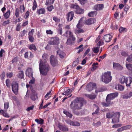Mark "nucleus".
Listing matches in <instances>:
<instances>
[{
    "instance_id": "nucleus-14",
    "label": "nucleus",
    "mask_w": 132,
    "mask_h": 132,
    "mask_svg": "<svg viewBox=\"0 0 132 132\" xmlns=\"http://www.w3.org/2000/svg\"><path fill=\"white\" fill-rule=\"evenodd\" d=\"M125 83L126 86H130L132 83V78L130 77H127Z\"/></svg>"
},
{
    "instance_id": "nucleus-33",
    "label": "nucleus",
    "mask_w": 132,
    "mask_h": 132,
    "mask_svg": "<svg viewBox=\"0 0 132 132\" xmlns=\"http://www.w3.org/2000/svg\"><path fill=\"white\" fill-rule=\"evenodd\" d=\"M114 113H111L110 112L106 114V117L108 118H113Z\"/></svg>"
},
{
    "instance_id": "nucleus-12",
    "label": "nucleus",
    "mask_w": 132,
    "mask_h": 132,
    "mask_svg": "<svg viewBox=\"0 0 132 132\" xmlns=\"http://www.w3.org/2000/svg\"><path fill=\"white\" fill-rule=\"evenodd\" d=\"M112 36L109 34L105 35L103 37V39L106 42H109L112 39Z\"/></svg>"
},
{
    "instance_id": "nucleus-48",
    "label": "nucleus",
    "mask_w": 132,
    "mask_h": 132,
    "mask_svg": "<svg viewBox=\"0 0 132 132\" xmlns=\"http://www.w3.org/2000/svg\"><path fill=\"white\" fill-rule=\"evenodd\" d=\"M120 64L118 63H113V68L114 69H117L118 67V66H119Z\"/></svg>"
},
{
    "instance_id": "nucleus-10",
    "label": "nucleus",
    "mask_w": 132,
    "mask_h": 132,
    "mask_svg": "<svg viewBox=\"0 0 132 132\" xmlns=\"http://www.w3.org/2000/svg\"><path fill=\"white\" fill-rule=\"evenodd\" d=\"M66 122L70 125L73 126H79L80 125V123L78 122H73L70 120L66 121Z\"/></svg>"
},
{
    "instance_id": "nucleus-57",
    "label": "nucleus",
    "mask_w": 132,
    "mask_h": 132,
    "mask_svg": "<svg viewBox=\"0 0 132 132\" xmlns=\"http://www.w3.org/2000/svg\"><path fill=\"white\" fill-rule=\"evenodd\" d=\"M10 23V20H7L6 21H4L3 23V25L5 26L7 24H9Z\"/></svg>"
},
{
    "instance_id": "nucleus-59",
    "label": "nucleus",
    "mask_w": 132,
    "mask_h": 132,
    "mask_svg": "<svg viewBox=\"0 0 132 132\" xmlns=\"http://www.w3.org/2000/svg\"><path fill=\"white\" fill-rule=\"evenodd\" d=\"M5 53V51L3 49H2L0 51V56L1 57H2L3 54Z\"/></svg>"
},
{
    "instance_id": "nucleus-6",
    "label": "nucleus",
    "mask_w": 132,
    "mask_h": 132,
    "mask_svg": "<svg viewBox=\"0 0 132 132\" xmlns=\"http://www.w3.org/2000/svg\"><path fill=\"white\" fill-rule=\"evenodd\" d=\"M120 116V113L119 112H116L114 113L113 117L112 119V123H116L119 122V118Z\"/></svg>"
},
{
    "instance_id": "nucleus-25",
    "label": "nucleus",
    "mask_w": 132,
    "mask_h": 132,
    "mask_svg": "<svg viewBox=\"0 0 132 132\" xmlns=\"http://www.w3.org/2000/svg\"><path fill=\"white\" fill-rule=\"evenodd\" d=\"M132 96V92H131L129 93L124 95L123 96V98L125 99H128L131 97Z\"/></svg>"
},
{
    "instance_id": "nucleus-60",
    "label": "nucleus",
    "mask_w": 132,
    "mask_h": 132,
    "mask_svg": "<svg viewBox=\"0 0 132 132\" xmlns=\"http://www.w3.org/2000/svg\"><path fill=\"white\" fill-rule=\"evenodd\" d=\"M53 19L56 22H59L60 20L59 19L57 18L56 17H54L53 18Z\"/></svg>"
},
{
    "instance_id": "nucleus-58",
    "label": "nucleus",
    "mask_w": 132,
    "mask_h": 132,
    "mask_svg": "<svg viewBox=\"0 0 132 132\" xmlns=\"http://www.w3.org/2000/svg\"><path fill=\"white\" fill-rule=\"evenodd\" d=\"M69 38L71 39L73 41H74L76 39L75 37L73 35L69 36Z\"/></svg>"
},
{
    "instance_id": "nucleus-3",
    "label": "nucleus",
    "mask_w": 132,
    "mask_h": 132,
    "mask_svg": "<svg viewBox=\"0 0 132 132\" xmlns=\"http://www.w3.org/2000/svg\"><path fill=\"white\" fill-rule=\"evenodd\" d=\"M112 79V77L111 76V72H110L105 73L102 78V81L106 84L110 82Z\"/></svg>"
},
{
    "instance_id": "nucleus-26",
    "label": "nucleus",
    "mask_w": 132,
    "mask_h": 132,
    "mask_svg": "<svg viewBox=\"0 0 132 132\" xmlns=\"http://www.w3.org/2000/svg\"><path fill=\"white\" fill-rule=\"evenodd\" d=\"M70 7L72 8L75 9L76 10H77V9H78L79 7L78 5L76 4H71L70 5Z\"/></svg>"
},
{
    "instance_id": "nucleus-39",
    "label": "nucleus",
    "mask_w": 132,
    "mask_h": 132,
    "mask_svg": "<svg viewBox=\"0 0 132 132\" xmlns=\"http://www.w3.org/2000/svg\"><path fill=\"white\" fill-rule=\"evenodd\" d=\"M126 61L132 63V54L129 55L127 58Z\"/></svg>"
},
{
    "instance_id": "nucleus-49",
    "label": "nucleus",
    "mask_w": 132,
    "mask_h": 132,
    "mask_svg": "<svg viewBox=\"0 0 132 132\" xmlns=\"http://www.w3.org/2000/svg\"><path fill=\"white\" fill-rule=\"evenodd\" d=\"M64 90L67 95H69L70 94L71 92H70V89L65 88H64Z\"/></svg>"
},
{
    "instance_id": "nucleus-18",
    "label": "nucleus",
    "mask_w": 132,
    "mask_h": 132,
    "mask_svg": "<svg viewBox=\"0 0 132 132\" xmlns=\"http://www.w3.org/2000/svg\"><path fill=\"white\" fill-rule=\"evenodd\" d=\"M104 7V5L102 4H98L96 5L95 8L96 10H101Z\"/></svg>"
},
{
    "instance_id": "nucleus-30",
    "label": "nucleus",
    "mask_w": 132,
    "mask_h": 132,
    "mask_svg": "<svg viewBox=\"0 0 132 132\" xmlns=\"http://www.w3.org/2000/svg\"><path fill=\"white\" fill-rule=\"evenodd\" d=\"M84 10L83 9H81L79 7L78 9L77 10H75L76 13H77L79 14H82L84 12Z\"/></svg>"
},
{
    "instance_id": "nucleus-22",
    "label": "nucleus",
    "mask_w": 132,
    "mask_h": 132,
    "mask_svg": "<svg viewBox=\"0 0 132 132\" xmlns=\"http://www.w3.org/2000/svg\"><path fill=\"white\" fill-rule=\"evenodd\" d=\"M113 104V102H107V103L103 102L102 103V105L103 106L105 107L110 106H112V105Z\"/></svg>"
},
{
    "instance_id": "nucleus-11",
    "label": "nucleus",
    "mask_w": 132,
    "mask_h": 132,
    "mask_svg": "<svg viewBox=\"0 0 132 132\" xmlns=\"http://www.w3.org/2000/svg\"><path fill=\"white\" fill-rule=\"evenodd\" d=\"M96 21V19L94 18H89L86 21L85 23L87 25H89L95 23Z\"/></svg>"
},
{
    "instance_id": "nucleus-41",
    "label": "nucleus",
    "mask_w": 132,
    "mask_h": 132,
    "mask_svg": "<svg viewBox=\"0 0 132 132\" xmlns=\"http://www.w3.org/2000/svg\"><path fill=\"white\" fill-rule=\"evenodd\" d=\"M126 28L121 27L119 29V31L120 33L125 32L126 31Z\"/></svg>"
},
{
    "instance_id": "nucleus-54",
    "label": "nucleus",
    "mask_w": 132,
    "mask_h": 132,
    "mask_svg": "<svg viewBox=\"0 0 132 132\" xmlns=\"http://www.w3.org/2000/svg\"><path fill=\"white\" fill-rule=\"evenodd\" d=\"M121 55L124 57H126L128 55V54L125 52L122 51L121 52Z\"/></svg>"
},
{
    "instance_id": "nucleus-37",
    "label": "nucleus",
    "mask_w": 132,
    "mask_h": 132,
    "mask_svg": "<svg viewBox=\"0 0 132 132\" xmlns=\"http://www.w3.org/2000/svg\"><path fill=\"white\" fill-rule=\"evenodd\" d=\"M35 121L38 124H42L44 123V120L42 119H40V120H39L38 119H35Z\"/></svg>"
},
{
    "instance_id": "nucleus-17",
    "label": "nucleus",
    "mask_w": 132,
    "mask_h": 132,
    "mask_svg": "<svg viewBox=\"0 0 132 132\" xmlns=\"http://www.w3.org/2000/svg\"><path fill=\"white\" fill-rule=\"evenodd\" d=\"M124 88L123 86L118 84L116 86L115 89L116 90L120 91H122L123 90Z\"/></svg>"
},
{
    "instance_id": "nucleus-9",
    "label": "nucleus",
    "mask_w": 132,
    "mask_h": 132,
    "mask_svg": "<svg viewBox=\"0 0 132 132\" xmlns=\"http://www.w3.org/2000/svg\"><path fill=\"white\" fill-rule=\"evenodd\" d=\"M59 39L55 37L51 39L50 41L49 42V44L52 45H57L59 44Z\"/></svg>"
},
{
    "instance_id": "nucleus-64",
    "label": "nucleus",
    "mask_w": 132,
    "mask_h": 132,
    "mask_svg": "<svg viewBox=\"0 0 132 132\" xmlns=\"http://www.w3.org/2000/svg\"><path fill=\"white\" fill-rule=\"evenodd\" d=\"M27 33V31L25 30H23L22 32H21V37L23 36L25 34Z\"/></svg>"
},
{
    "instance_id": "nucleus-2",
    "label": "nucleus",
    "mask_w": 132,
    "mask_h": 132,
    "mask_svg": "<svg viewBox=\"0 0 132 132\" xmlns=\"http://www.w3.org/2000/svg\"><path fill=\"white\" fill-rule=\"evenodd\" d=\"M50 69L49 66L47 63H43L41 60H40L39 69L41 74L44 75H46Z\"/></svg>"
},
{
    "instance_id": "nucleus-56",
    "label": "nucleus",
    "mask_w": 132,
    "mask_h": 132,
    "mask_svg": "<svg viewBox=\"0 0 132 132\" xmlns=\"http://www.w3.org/2000/svg\"><path fill=\"white\" fill-rule=\"evenodd\" d=\"M5 73L4 72L2 73L0 75V77L2 80H3L4 79V78L5 77Z\"/></svg>"
},
{
    "instance_id": "nucleus-45",
    "label": "nucleus",
    "mask_w": 132,
    "mask_h": 132,
    "mask_svg": "<svg viewBox=\"0 0 132 132\" xmlns=\"http://www.w3.org/2000/svg\"><path fill=\"white\" fill-rule=\"evenodd\" d=\"M34 29H32L29 32L28 37L32 36L33 35V33L34 31Z\"/></svg>"
},
{
    "instance_id": "nucleus-43",
    "label": "nucleus",
    "mask_w": 132,
    "mask_h": 132,
    "mask_svg": "<svg viewBox=\"0 0 132 132\" xmlns=\"http://www.w3.org/2000/svg\"><path fill=\"white\" fill-rule=\"evenodd\" d=\"M6 83L7 86L8 88H9L11 86V82L10 80L8 79H7L6 81Z\"/></svg>"
},
{
    "instance_id": "nucleus-46",
    "label": "nucleus",
    "mask_w": 132,
    "mask_h": 132,
    "mask_svg": "<svg viewBox=\"0 0 132 132\" xmlns=\"http://www.w3.org/2000/svg\"><path fill=\"white\" fill-rule=\"evenodd\" d=\"M72 41L71 39L68 38L67 40V41L66 43L68 45H70L72 44Z\"/></svg>"
},
{
    "instance_id": "nucleus-34",
    "label": "nucleus",
    "mask_w": 132,
    "mask_h": 132,
    "mask_svg": "<svg viewBox=\"0 0 132 132\" xmlns=\"http://www.w3.org/2000/svg\"><path fill=\"white\" fill-rule=\"evenodd\" d=\"M84 32V30L82 29L76 30L74 31V32L76 35L79 33H83Z\"/></svg>"
},
{
    "instance_id": "nucleus-21",
    "label": "nucleus",
    "mask_w": 132,
    "mask_h": 132,
    "mask_svg": "<svg viewBox=\"0 0 132 132\" xmlns=\"http://www.w3.org/2000/svg\"><path fill=\"white\" fill-rule=\"evenodd\" d=\"M10 10L7 11L5 13L3 14L5 18L6 19H8L10 16Z\"/></svg>"
},
{
    "instance_id": "nucleus-50",
    "label": "nucleus",
    "mask_w": 132,
    "mask_h": 132,
    "mask_svg": "<svg viewBox=\"0 0 132 132\" xmlns=\"http://www.w3.org/2000/svg\"><path fill=\"white\" fill-rule=\"evenodd\" d=\"M65 34L67 35V36L68 35L70 36L73 35L72 33L70 30H67L65 32Z\"/></svg>"
},
{
    "instance_id": "nucleus-44",
    "label": "nucleus",
    "mask_w": 132,
    "mask_h": 132,
    "mask_svg": "<svg viewBox=\"0 0 132 132\" xmlns=\"http://www.w3.org/2000/svg\"><path fill=\"white\" fill-rule=\"evenodd\" d=\"M19 10L18 8H16L15 10V15L16 18H18L19 16Z\"/></svg>"
},
{
    "instance_id": "nucleus-31",
    "label": "nucleus",
    "mask_w": 132,
    "mask_h": 132,
    "mask_svg": "<svg viewBox=\"0 0 132 132\" xmlns=\"http://www.w3.org/2000/svg\"><path fill=\"white\" fill-rule=\"evenodd\" d=\"M100 47V46L94 47L92 48V50L94 53H97L99 51Z\"/></svg>"
},
{
    "instance_id": "nucleus-42",
    "label": "nucleus",
    "mask_w": 132,
    "mask_h": 132,
    "mask_svg": "<svg viewBox=\"0 0 132 132\" xmlns=\"http://www.w3.org/2000/svg\"><path fill=\"white\" fill-rule=\"evenodd\" d=\"M51 90L49 92L47 93L46 95L45 98L46 100H47L51 97V96L49 95L51 94Z\"/></svg>"
},
{
    "instance_id": "nucleus-55",
    "label": "nucleus",
    "mask_w": 132,
    "mask_h": 132,
    "mask_svg": "<svg viewBox=\"0 0 132 132\" xmlns=\"http://www.w3.org/2000/svg\"><path fill=\"white\" fill-rule=\"evenodd\" d=\"M95 12H92L88 13V16L90 17H93L95 15Z\"/></svg>"
},
{
    "instance_id": "nucleus-51",
    "label": "nucleus",
    "mask_w": 132,
    "mask_h": 132,
    "mask_svg": "<svg viewBox=\"0 0 132 132\" xmlns=\"http://www.w3.org/2000/svg\"><path fill=\"white\" fill-rule=\"evenodd\" d=\"M37 6V4L36 2L35 1H34L33 3V6L32 8L33 10H34L35 9H36Z\"/></svg>"
},
{
    "instance_id": "nucleus-38",
    "label": "nucleus",
    "mask_w": 132,
    "mask_h": 132,
    "mask_svg": "<svg viewBox=\"0 0 132 132\" xmlns=\"http://www.w3.org/2000/svg\"><path fill=\"white\" fill-rule=\"evenodd\" d=\"M9 102H6L4 103V110L5 111H6L9 107Z\"/></svg>"
},
{
    "instance_id": "nucleus-32",
    "label": "nucleus",
    "mask_w": 132,
    "mask_h": 132,
    "mask_svg": "<svg viewBox=\"0 0 132 132\" xmlns=\"http://www.w3.org/2000/svg\"><path fill=\"white\" fill-rule=\"evenodd\" d=\"M64 113L65 114L66 116L70 118H71L72 117V115L69 112L65 110H64L63 111Z\"/></svg>"
},
{
    "instance_id": "nucleus-47",
    "label": "nucleus",
    "mask_w": 132,
    "mask_h": 132,
    "mask_svg": "<svg viewBox=\"0 0 132 132\" xmlns=\"http://www.w3.org/2000/svg\"><path fill=\"white\" fill-rule=\"evenodd\" d=\"M20 12L21 13H23L25 11V7L23 5H21L20 7Z\"/></svg>"
},
{
    "instance_id": "nucleus-1",
    "label": "nucleus",
    "mask_w": 132,
    "mask_h": 132,
    "mask_svg": "<svg viewBox=\"0 0 132 132\" xmlns=\"http://www.w3.org/2000/svg\"><path fill=\"white\" fill-rule=\"evenodd\" d=\"M84 101L83 98H77L75 100L71 103L70 105V107L73 110L80 109L83 106Z\"/></svg>"
},
{
    "instance_id": "nucleus-5",
    "label": "nucleus",
    "mask_w": 132,
    "mask_h": 132,
    "mask_svg": "<svg viewBox=\"0 0 132 132\" xmlns=\"http://www.w3.org/2000/svg\"><path fill=\"white\" fill-rule=\"evenodd\" d=\"M12 91L15 95L18 94V84L16 82L13 81L11 84Z\"/></svg>"
},
{
    "instance_id": "nucleus-16",
    "label": "nucleus",
    "mask_w": 132,
    "mask_h": 132,
    "mask_svg": "<svg viewBox=\"0 0 132 132\" xmlns=\"http://www.w3.org/2000/svg\"><path fill=\"white\" fill-rule=\"evenodd\" d=\"M83 18H81L79 21V22L77 25V27L78 29L81 28L84 25V23L83 22L82 19Z\"/></svg>"
},
{
    "instance_id": "nucleus-15",
    "label": "nucleus",
    "mask_w": 132,
    "mask_h": 132,
    "mask_svg": "<svg viewBox=\"0 0 132 132\" xmlns=\"http://www.w3.org/2000/svg\"><path fill=\"white\" fill-rule=\"evenodd\" d=\"M58 55L61 58H63L65 55V53L62 51L59 50L57 52Z\"/></svg>"
},
{
    "instance_id": "nucleus-19",
    "label": "nucleus",
    "mask_w": 132,
    "mask_h": 132,
    "mask_svg": "<svg viewBox=\"0 0 132 132\" xmlns=\"http://www.w3.org/2000/svg\"><path fill=\"white\" fill-rule=\"evenodd\" d=\"M74 16V13L73 12H70L68 14L67 19L69 20L70 18V21H71L73 19Z\"/></svg>"
},
{
    "instance_id": "nucleus-13",
    "label": "nucleus",
    "mask_w": 132,
    "mask_h": 132,
    "mask_svg": "<svg viewBox=\"0 0 132 132\" xmlns=\"http://www.w3.org/2000/svg\"><path fill=\"white\" fill-rule=\"evenodd\" d=\"M26 74L27 76L30 78L32 77L33 72L32 69L30 68H28L26 71Z\"/></svg>"
},
{
    "instance_id": "nucleus-7",
    "label": "nucleus",
    "mask_w": 132,
    "mask_h": 132,
    "mask_svg": "<svg viewBox=\"0 0 132 132\" xmlns=\"http://www.w3.org/2000/svg\"><path fill=\"white\" fill-rule=\"evenodd\" d=\"M96 86V84L95 83L90 82L87 85L86 89L89 92L91 91L95 88Z\"/></svg>"
},
{
    "instance_id": "nucleus-61",
    "label": "nucleus",
    "mask_w": 132,
    "mask_h": 132,
    "mask_svg": "<svg viewBox=\"0 0 132 132\" xmlns=\"http://www.w3.org/2000/svg\"><path fill=\"white\" fill-rule=\"evenodd\" d=\"M21 25V23H19L17 25L16 27V30L17 31H19L20 30V25Z\"/></svg>"
},
{
    "instance_id": "nucleus-29",
    "label": "nucleus",
    "mask_w": 132,
    "mask_h": 132,
    "mask_svg": "<svg viewBox=\"0 0 132 132\" xmlns=\"http://www.w3.org/2000/svg\"><path fill=\"white\" fill-rule=\"evenodd\" d=\"M28 47L31 50H33L34 51H36L37 50L36 47L34 44H31Z\"/></svg>"
},
{
    "instance_id": "nucleus-24",
    "label": "nucleus",
    "mask_w": 132,
    "mask_h": 132,
    "mask_svg": "<svg viewBox=\"0 0 132 132\" xmlns=\"http://www.w3.org/2000/svg\"><path fill=\"white\" fill-rule=\"evenodd\" d=\"M127 77H125L124 76H122L119 79V81L121 84H124L126 82Z\"/></svg>"
},
{
    "instance_id": "nucleus-20",
    "label": "nucleus",
    "mask_w": 132,
    "mask_h": 132,
    "mask_svg": "<svg viewBox=\"0 0 132 132\" xmlns=\"http://www.w3.org/2000/svg\"><path fill=\"white\" fill-rule=\"evenodd\" d=\"M45 10L44 9L41 8L38 10L37 13L38 15H40L45 13Z\"/></svg>"
},
{
    "instance_id": "nucleus-8",
    "label": "nucleus",
    "mask_w": 132,
    "mask_h": 132,
    "mask_svg": "<svg viewBox=\"0 0 132 132\" xmlns=\"http://www.w3.org/2000/svg\"><path fill=\"white\" fill-rule=\"evenodd\" d=\"M50 62L52 65L53 67H55L58 65L57 60L54 58L53 55H51L50 56Z\"/></svg>"
},
{
    "instance_id": "nucleus-27",
    "label": "nucleus",
    "mask_w": 132,
    "mask_h": 132,
    "mask_svg": "<svg viewBox=\"0 0 132 132\" xmlns=\"http://www.w3.org/2000/svg\"><path fill=\"white\" fill-rule=\"evenodd\" d=\"M3 110H0V113H2L3 115L5 117L7 118H9V115L6 112V111L5 112Z\"/></svg>"
},
{
    "instance_id": "nucleus-35",
    "label": "nucleus",
    "mask_w": 132,
    "mask_h": 132,
    "mask_svg": "<svg viewBox=\"0 0 132 132\" xmlns=\"http://www.w3.org/2000/svg\"><path fill=\"white\" fill-rule=\"evenodd\" d=\"M126 65L127 68L128 70H131L132 72V64H126Z\"/></svg>"
},
{
    "instance_id": "nucleus-52",
    "label": "nucleus",
    "mask_w": 132,
    "mask_h": 132,
    "mask_svg": "<svg viewBox=\"0 0 132 132\" xmlns=\"http://www.w3.org/2000/svg\"><path fill=\"white\" fill-rule=\"evenodd\" d=\"M54 8L53 6V5H51L50 6L47 7V9L49 11L51 12Z\"/></svg>"
},
{
    "instance_id": "nucleus-53",
    "label": "nucleus",
    "mask_w": 132,
    "mask_h": 132,
    "mask_svg": "<svg viewBox=\"0 0 132 132\" xmlns=\"http://www.w3.org/2000/svg\"><path fill=\"white\" fill-rule=\"evenodd\" d=\"M132 126L130 125H128L123 127L124 130L130 129L131 128Z\"/></svg>"
},
{
    "instance_id": "nucleus-40",
    "label": "nucleus",
    "mask_w": 132,
    "mask_h": 132,
    "mask_svg": "<svg viewBox=\"0 0 132 132\" xmlns=\"http://www.w3.org/2000/svg\"><path fill=\"white\" fill-rule=\"evenodd\" d=\"M24 74L22 71H20L19 72L18 75V78L22 79L23 77Z\"/></svg>"
},
{
    "instance_id": "nucleus-4",
    "label": "nucleus",
    "mask_w": 132,
    "mask_h": 132,
    "mask_svg": "<svg viewBox=\"0 0 132 132\" xmlns=\"http://www.w3.org/2000/svg\"><path fill=\"white\" fill-rule=\"evenodd\" d=\"M118 95V93L117 92L108 94L106 96V101L107 102H110L111 100H113L116 97H117Z\"/></svg>"
},
{
    "instance_id": "nucleus-23",
    "label": "nucleus",
    "mask_w": 132,
    "mask_h": 132,
    "mask_svg": "<svg viewBox=\"0 0 132 132\" xmlns=\"http://www.w3.org/2000/svg\"><path fill=\"white\" fill-rule=\"evenodd\" d=\"M59 127L60 129L62 131H66L68 130V128L65 126L60 125Z\"/></svg>"
},
{
    "instance_id": "nucleus-62",
    "label": "nucleus",
    "mask_w": 132,
    "mask_h": 132,
    "mask_svg": "<svg viewBox=\"0 0 132 132\" xmlns=\"http://www.w3.org/2000/svg\"><path fill=\"white\" fill-rule=\"evenodd\" d=\"M35 79L34 78L32 77V78L30 80L29 82V83L30 85L34 83L35 82Z\"/></svg>"
},
{
    "instance_id": "nucleus-28",
    "label": "nucleus",
    "mask_w": 132,
    "mask_h": 132,
    "mask_svg": "<svg viewBox=\"0 0 132 132\" xmlns=\"http://www.w3.org/2000/svg\"><path fill=\"white\" fill-rule=\"evenodd\" d=\"M85 95L86 97L91 99H94L96 96V95H89L88 94H85Z\"/></svg>"
},
{
    "instance_id": "nucleus-63",
    "label": "nucleus",
    "mask_w": 132,
    "mask_h": 132,
    "mask_svg": "<svg viewBox=\"0 0 132 132\" xmlns=\"http://www.w3.org/2000/svg\"><path fill=\"white\" fill-rule=\"evenodd\" d=\"M36 96L35 94H32L31 96V98L32 100L35 101L36 100Z\"/></svg>"
},
{
    "instance_id": "nucleus-36",
    "label": "nucleus",
    "mask_w": 132,
    "mask_h": 132,
    "mask_svg": "<svg viewBox=\"0 0 132 132\" xmlns=\"http://www.w3.org/2000/svg\"><path fill=\"white\" fill-rule=\"evenodd\" d=\"M55 0H47L46 3V5H50L53 4Z\"/></svg>"
}]
</instances>
